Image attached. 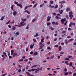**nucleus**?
Returning a JSON list of instances; mask_svg holds the SVG:
<instances>
[{"mask_svg":"<svg viewBox=\"0 0 76 76\" xmlns=\"http://www.w3.org/2000/svg\"><path fill=\"white\" fill-rule=\"evenodd\" d=\"M11 56H12V55L13 54V50H11Z\"/></svg>","mask_w":76,"mask_h":76,"instance_id":"19","label":"nucleus"},{"mask_svg":"<svg viewBox=\"0 0 76 76\" xmlns=\"http://www.w3.org/2000/svg\"><path fill=\"white\" fill-rule=\"evenodd\" d=\"M64 53V52H61L60 53V54H63Z\"/></svg>","mask_w":76,"mask_h":76,"instance_id":"58","label":"nucleus"},{"mask_svg":"<svg viewBox=\"0 0 76 76\" xmlns=\"http://www.w3.org/2000/svg\"><path fill=\"white\" fill-rule=\"evenodd\" d=\"M7 75V73H6L5 74H3L2 75H1V76H6V75Z\"/></svg>","mask_w":76,"mask_h":76,"instance_id":"54","label":"nucleus"},{"mask_svg":"<svg viewBox=\"0 0 76 76\" xmlns=\"http://www.w3.org/2000/svg\"><path fill=\"white\" fill-rule=\"evenodd\" d=\"M15 56L16 57H17L18 56V55H17V53L16 52L13 53V55L12 56V57H14Z\"/></svg>","mask_w":76,"mask_h":76,"instance_id":"4","label":"nucleus"},{"mask_svg":"<svg viewBox=\"0 0 76 76\" xmlns=\"http://www.w3.org/2000/svg\"><path fill=\"white\" fill-rule=\"evenodd\" d=\"M32 5H30L29 6H26L24 8V10H26V9H27L28 7H32Z\"/></svg>","mask_w":76,"mask_h":76,"instance_id":"2","label":"nucleus"},{"mask_svg":"<svg viewBox=\"0 0 76 76\" xmlns=\"http://www.w3.org/2000/svg\"><path fill=\"white\" fill-rule=\"evenodd\" d=\"M25 12H26V13H28V14H30V12H29L27 10H26L25 11Z\"/></svg>","mask_w":76,"mask_h":76,"instance_id":"14","label":"nucleus"},{"mask_svg":"<svg viewBox=\"0 0 76 76\" xmlns=\"http://www.w3.org/2000/svg\"><path fill=\"white\" fill-rule=\"evenodd\" d=\"M44 3H43L42 4L40 5V7H42V6H43V5H44Z\"/></svg>","mask_w":76,"mask_h":76,"instance_id":"31","label":"nucleus"},{"mask_svg":"<svg viewBox=\"0 0 76 76\" xmlns=\"http://www.w3.org/2000/svg\"><path fill=\"white\" fill-rule=\"evenodd\" d=\"M14 3H15L16 4H18V2L15 1L14 2Z\"/></svg>","mask_w":76,"mask_h":76,"instance_id":"37","label":"nucleus"},{"mask_svg":"<svg viewBox=\"0 0 76 76\" xmlns=\"http://www.w3.org/2000/svg\"><path fill=\"white\" fill-rule=\"evenodd\" d=\"M66 17L67 18V19H69V16H68V15H66Z\"/></svg>","mask_w":76,"mask_h":76,"instance_id":"17","label":"nucleus"},{"mask_svg":"<svg viewBox=\"0 0 76 76\" xmlns=\"http://www.w3.org/2000/svg\"><path fill=\"white\" fill-rule=\"evenodd\" d=\"M24 22H25V21H23V22H20V24L21 25H22L23 24V23H24Z\"/></svg>","mask_w":76,"mask_h":76,"instance_id":"41","label":"nucleus"},{"mask_svg":"<svg viewBox=\"0 0 76 76\" xmlns=\"http://www.w3.org/2000/svg\"><path fill=\"white\" fill-rule=\"evenodd\" d=\"M56 19H58L59 17L58 16H56L55 17Z\"/></svg>","mask_w":76,"mask_h":76,"instance_id":"26","label":"nucleus"},{"mask_svg":"<svg viewBox=\"0 0 76 76\" xmlns=\"http://www.w3.org/2000/svg\"><path fill=\"white\" fill-rule=\"evenodd\" d=\"M47 48L48 49V50H51V48H50V47H48Z\"/></svg>","mask_w":76,"mask_h":76,"instance_id":"51","label":"nucleus"},{"mask_svg":"<svg viewBox=\"0 0 76 76\" xmlns=\"http://www.w3.org/2000/svg\"><path fill=\"white\" fill-rule=\"evenodd\" d=\"M66 12H68V11H70V9L69 8H67L66 9Z\"/></svg>","mask_w":76,"mask_h":76,"instance_id":"12","label":"nucleus"},{"mask_svg":"<svg viewBox=\"0 0 76 76\" xmlns=\"http://www.w3.org/2000/svg\"><path fill=\"white\" fill-rule=\"evenodd\" d=\"M11 9L12 10H13V5H12V6H11Z\"/></svg>","mask_w":76,"mask_h":76,"instance_id":"42","label":"nucleus"},{"mask_svg":"<svg viewBox=\"0 0 76 76\" xmlns=\"http://www.w3.org/2000/svg\"><path fill=\"white\" fill-rule=\"evenodd\" d=\"M68 72H66L65 73L64 75L66 76H67V75H68Z\"/></svg>","mask_w":76,"mask_h":76,"instance_id":"36","label":"nucleus"},{"mask_svg":"<svg viewBox=\"0 0 76 76\" xmlns=\"http://www.w3.org/2000/svg\"><path fill=\"white\" fill-rule=\"evenodd\" d=\"M73 76H76V73H74L73 75Z\"/></svg>","mask_w":76,"mask_h":76,"instance_id":"52","label":"nucleus"},{"mask_svg":"<svg viewBox=\"0 0 76 76\" xmlns=\"http://www.w3.org/2000/svg\"><path fill=\"white\" fill-rule=\"evenodd\" d=\"M36 37H38V36H39V35H38V33H36Z\"/></svg>","mask_w":76,"mask_h":76,"instance_id":"59","label":"nucleus"},{"mask_svg":"<svg viewBox=\"0 0 76 76\" xmlns=\"http://www.w3.org/2000/svg\"><path fill=\"white\" fill-rule=\"evenodd\" d=\"M51 24V23H47V26H48V25H50Z\"/></svg>","mask_w":76,"mask_h":76,"instance_id":"32","label":"nucleus"},{"mask_svg":"<svg viewBox=\"0 0 76 76\" xmlns=\"http://www.w3.org/2000/svg\"><path fill=\"white\" fill-rule=\"evenodd\" d=\"M38 54V53L37 52H35L34 53V56H37Z\"/></svg>","mask_w":76,"mask_h":76,"instance_id":"21","label":"nucleus"},{"mask_svg":"<svg viewBox=\"0 0 76 76\" xmlns=\"http://www.w3.org/2000/svg\"><path fill=\"white\" fill-rule=\"evenodd\" d=\"M17 6H19L20 7H21V8H22V5L20 4H17Z\"/></svg>","mask_w":76,"mask_h":76,"instance_id":"6","label":"nucleus"},{"mask_svg":"<svg viewBox=\"0 0 76 76\" xmlns=\"http://www.w3.org/2000/svg\"><path fill=\"white\" fill-rule=\"evenodd\" d=\"M62 1V3H63H63H66V2H65V1Z\"/></svg>","mask_w":76,"mask_h":76,"instance_id":"53","label":"nucleus"},{"mask_svg":"<svg viewBox=\"0 0 76 76\" xmlns=\"http://www.w3.org/2000/svg\"><path fill=\"white\" fill-rule=\"evenodd\" d=\"M49 29H51V31H53L54 30V28H53V27L51 26L50 27Z\"/></svg>","mask_w":76,"mask_h":76,"instance_id":"10","label":"nucleus"},{"mask_svg":"<svg viewBox=\"0 0 76 76\" xmlns=\"http://www.w3.org/2000/svg\"><path fill=\"white\" fill-rule=\"evenodd\" d=\"M18 67H20V68H21V67H22V66H20V65H19Z\"/></svg>","mask_w":76,"mask_h":76,"instance_id":"61","label":"nucleus"},{"mask_svg":"<svg viewBox=\"0 0 76 76\" xmlns=\"http://www.w3.org/2000/svg\"><path fill=\"white\" fill-rule=\"evenodd\" d=\"M71 23V24L72 25H74V26H75V23H72V22Z\"/></svg>","mask_w":76,"mask_h":76,"instance_id":"20","label":"nucleus"},{"mask_svg":"<svg viewBox=\"0 0 76 76\" xmlns=\"http://www.w3.org/2000/svg\"><path fill=\"white\" fill-rule=\"evenodd\" d=\"M69 66H72V62H70Z\"/></svg>","mask_w":76,"mask_h":76,"instance_id":"24","label":"nucleus"},{"mask_svg":"<svg viewBox=\"0 0 76 76\" xmlns=\"http://www.w3.org/2000/svg\"><path fill=\"white\" fill-rule=\"evenodd\" d=\"M29 48L28 47H27L26 49V51H28V49Z\"/></svg>","mask_w":76,"mask_h":76,"instance_id":"45","label":"nucleus"},{"mask_svg":"<svg viewBox=\"0 0 76 76\" xmlns=\"http://www.w3.org/2000/svg\"><path fill=\"white\" fill-rule=\"evenodd\" d=\"M54 55H53L52 56H51L50 58H51V59H53V58H54Z\"/></svg>","mask_w":76,"mask_h":76,"instance_id":"39","label":"nucleus"},{"mask_svg":"<svg viewBox=\"0 0 76 76\" xmlns=\"http://www.w3.org/2000/svg\"><path fill=\"white\" fill-rule=\"evenodd\" d=\"M37 3H36L35 5H34L33 6V8H34L36 6H37Z\"/></svg>","mask_w":76,"mask_h":76,"instance_id":"27","label":"nucleus"},{"mask_svg":"<svg viewBox=\"0 0 76 76\" xmlns=\"http://www.w3.org/2000/svg\"><path fill=\"white\" fill-rule=\"evenodd\" d=\"M36 20V18L34 19L32 21V22H34Z\"/></svg>","mask_w":76,"mask_h":76,"instance_id":"28","label":"nucleus"},{"mask_svg":"<svg viewBox=\"0 0 76 76\" xmlns=\"http://www.w3.org/2000/svg\"><path fill=\"white\" fill-rule=\"evenodd\" d=\"M23 61V59H20L18 61Z\"/></svg>","mask_w":76,"mask_h":76,"instance_id":"30","label":"nucleus"},{"mask_svg":"<svg viewBox=\"0 0 76 76\" xmlns=\"http://www.w3.org/2000/svg\"><path fill=\"white\" fill-rule=\"evenodd\" d=\"M28 72H34V69H32L31 70H28Z\"/></svg>","mask_w":76,"mask_h":76,"instance_id":"7","label":"nucleus"},{"mask_svg":"<svg viewBox=\"0 0 76 76\" xmlns=\"http://www.w3.org/2000/svg\"><path fill=\"white\" fill-rule=\"evenodd\" d=\"M8 26L9 28H11V26H10V25H8Z\"/></svg>","mask_w":76,"mask_h":76,"instance_id":"63","label":"nucleus"},{"mask_svg":"<svg viewBox=\"0 0 76 76\" xmlns=\"http://www.w3.org/2000/svg\"><path fill=\"white\" fill-rule=\"evenodd\" d=\"M3 34H7V31H4L3 32Z\"/></svg>","mask_w":76,"mask_h":76,"instance_id":"40","label":"nucleus"},{"mask_svg":"<svg viewBox=\"0 0 76 76\" xmlns=\"http://www.w3.org/2000/svg\"><path fill=\"white\" fill-rule=\"evenodd\" d=\"M66 31H63L62 32V34H65V33H66Z\"/></svg>","mask_w":76,"mask_h":76,"instance_id":"33","label":"nucleus"},{"mask_svg":"<svg viewBox=\"0 0 76 76\" xmlns=\"http://www.w3.org/2000/svg\"><path fill=\"white\" fill-rule=\"evenodd\" d=\"M72 25L71 24V23H70V24L69 25V27H71Z\"/></svg>","mask_w":76,"mask_h":76,"instance_id":"47","label":"nucleus"},{"mask_svg":"<svg viewBox=\"0 0 76 76\" xmlns=\"http://www.w3.org/2000/svg\"><path fill=\"white\" fill-rule=\"evenodd\" d=\"M52 25H54V24H55V23H56V22L53 21L52 22Z\"/></svg>","mask_w":76,"mask_h":76,"instance_id":"34","label":"nucleus"},{"mask_svg":"<svg viewBox=\"0 0 76 76\" xmlns=\"http://www.w3.org/2000/svg\"><path fill=\"white\" fill-rule=\"evenodd\" d=\"M10 23H12V24H13V23L14 24V23H15V20H13V22H10Z\"/></svg>","mask_w":76,"mask_h":76,"instance_id":"35","label":"nucleus"},{"mask_svg":"<svg viewBox=\"0 0 76 76\" xmlns=\"http://www.w3.org/2000/svg\"><path fill=\"white\" fill-rule=\"evenodd\" d=\"M26 73L28 75V76H30L31 75V74L29 73V72H26Z\"/></svg>","mask_w":76,"mask_h":76,"instance_id":"18","label":"nucleus"},{"mask_svg":"<svg viewBox=\"0 0 76 76\" xmlns=\"http://www.w3.org/2000/svg\"><path fill=\"white\" fill-rule=\"evenodd\" d=\"M58 51H60L61 50V46H59L58 47Z\"/></svg>","mask_w":76,"mask_h":76,"instance_id":"8","label":"nucleus"},{"mask_svg":"<svg viewBox=\"0 0 76 76\" xmlns=\"http://www.w3.org/2000/svg\"><path fill=\"white\" fill-rule=\"evenodd\" d=\"M15 34H16L17 35H19V32H16Z\"/></svg>","mask_w":76,"mask_h":76,"instance_id":"50","label":"nucleus"},{"mask_svg":"<svg viewBox=\"0 0 76 76\" xmlns=\"http://www.w3.org/2000/svg\"><path fill=\"white\" fill-rule=\"evenodd\" d=\"M50 19H51V17H50L49 16H48L47 17V22H48V21H50Z\"/></svg>","mask_w":76,"mask_h":76,"instance_id":"3","label":"nucleus"},{"mask_svg":"<svg viewBox=\"0 0 76 76\" xmlns=\"http://www.w3.org/2000/svg\"><path fill=\"white\" fill-rule=\"evenodd\" d=\"M29 25L28 24L27 25V26L26 27V29H28L29 28Z\"/></svg>","mask_w":76,"mask_h":76,"instance_id":"48","label":"nucleus"},{"mask_svg":"<svg viewBox=\"0 0 76 76\" xmlns=\"http://www.w3.org/2000/svg\"><path fill=\"white\" fill-rule=\"evenodd\" d=\"M60 6H61V8H63V4H61Z\"/></svg>","mask_w":76,"mask_h":76,"instance_id":"55","label":"nucleus"},{"mask_svg":"<svg viewBox=\"0 0 76 76\" xmlns=\"http://www.w3.org/2000/svg\"><path fill=\"white\" fill-rule=\"evenodd\" d=\"M61 22H64V19H63L61 20Z\"/></svg>","mask_w":76,"mask_h":76,"instance_id":"56","label":"nucleus"},{"mask_svg":"<svg viewBox=\"0 0 76 76\" xmlns=\"http://www.w3.org/2000/svg\"><path fill=\"white\" fill-rule=\"evenodd\" d=\"M58 7V5L57 4H56V6H55V9H57V7Z\"/></svg>","mask_w":76,"mask_h":76,"instance_id":"22","label":"nucleus"},{"mask_svg":"<svg viewBox=\"0 0 76 76\" xmlns=\"http://www.w3.org/2000/svg\"><path fill=\"white\" fill-rule=\"evenodd\" d=\"M55 24L56 25H58V22H56L55 23Z\"/></svg>","mask_w":76,"mask_h":76,"instance_id":"46","label":"nucleus"},{"mask_svg":"<svg viewBox=\"0 0 76 76\" xmlns=\"http://www.w3.org/2000/svg\"><path fill=\"white\" fill-rule=\"evenodd\" d=\"M67 69H66V68H65L64 69V71L65 72H67Z\"/></svg>","mask_w":76,"mask_h":76,"instance_id":"49","label":"nucleus"},{"mask_svg":"<svg viewBox=\"0 0 76 76\" xmlns=\"http://www.w3.org/2000/svg\"><path fill=\"white\" fill-rule=\"evenodd\" d=\"M26 25V23H24L22 24V26H24V25Z\"/></svg>","mask_w":76,"mask_h":76,"instance_id":"62","label":"nucleus"},{"mask_svg":"<svg viewBox=\"0 0 76 76\" xmlns=\"http://www.w3.org/2000/svg\"><path fill=\"white\" fill-rule=\"evenodd\" d=\"M69 75H72V72H69Z\"/></svg>","mask_w":76,"mask_h":76,"instance_id":"57","label":"nucleus"},{"mask_svg":"<svg viewBox=\"0 0 76 76\" xmlns=\"http://www.w3.org/2000/svg\"><path fill=\"white\" fill-rule=\"evenodd\" d=\"M65 60H68V61H70V59L69 58H65Z\"/></svg>","mask_w":76,"mask_h":76,"instance_id":"25","label":"nucleus"},{"mask_svg":"<svg viewBox=\"0 0 76 76\" xmlns=\"http://www.w3.org/2000/svg\"><path fill=\"white\" fill-rule=\"evenodd\" d=\"M34 46V45H31L30 46V48L31 49H32L33 48Z\"/></svg>","mask_w":76,"mask_h":76,"instance_id":"15","label":"nucleus"},{"mask_svg":"<svg viewBox=\"0 0 76 76\" xmlns=\"http://www.w3.org/2000/svg\"><path fill=\"white\" fill-rule=\"evenodd\" d=\"M50 4H54V2L53 1H50Z\"/></svg>","mask_w":76,"mask_h":76,"instance_id":"11","label":"nucleus"},{"mask_svg":"<svg viewBox=\"0 0 76 76\" xmlns=\"http://www.w3.org/2000/svg\"><path fill=\"white\" fill-rule=\"evenodd\" d=\"M69 17H70V19H73V12L72 11H70L69 12Z\"/></svg>","mask_w":76,"mask_h":76,"instance_id":"1","label":"nucleus"},{"mask_svg":"<svg viewBox=\"0 0 76 76\" xmlns=\"http://www.w3.org/2000/svg\"><path fill=\"white\" fill-rule=\"evenodd\" d=\"M29 17H30V15H28L27 16V18H29Z\"/></svg>","mask_w":76,"mask_h":76,"instance_id":"43","label":"nucleus"},{"mask_svg":"<svg viewBox=\"0 0 76 76\" xmlns=\"http://www.w3.org/2000/svg\"><path fill=\"white\" fill-rule=\"evenodd\" d=\"M12 29L13 31H15V29H16V27H15V26H12Z\"/></svg>","mask_w":76,"mask_h":76,"instance_id":"9","label":"nucleus"},{"mask_svg":"<svg viewBox=\"0 0 76 76\" xmlns=\"http://www.w3.org/2000/svg\"><path fill=\"white\" fill-rule=\"evenodd\" d=\"M18 72H21V69H19V70H18Z\"/></svg>","mask_w":76,"mask_h":76,"instance_id":"60","label":"nucleus"},{"mask_svg":"<svg viewBox=\"0 0 76 76\" xmlns=\"http://www.w3.org/2000/svg\"><path fill=\"white\" fill-rule=\"evenodd\" d=\"M13 15L14 16H16L17 15V12L16 11H14L13 12Z\"/></svg>","mask_w":76,"mask_h":76,"instance_id":"5","label":"nucleus"},{"mask_svg":"<svg viewBox=\"0 0 76 76\" xmlns=\"http://www.w3.org/2000/svg\"><path fill=\"white\" fill-rule=\"evenodd\" d=\"M44 38H43L41 40V42H44Z\"/></svg>","mask_w":76,"mask_h":76,"instance_id":"13","label":"nucleus"},{"mask_svg":"<svg viewBox=\"0 0 76 76\" xmlns=\"http://www.w3.org/2000/svg\"><path fill=\"white\" fill-rule=\"evenodd\" d=\"M63 10H61V12H59V13L60 14H62V13H63Z\"/></svg>","mask_w":76,"mask_h":76,"instance_id":"16","label":"nucleus"},{"mask_svg":"<svg viewBox=\"0 0 76 76\" xmlns=\"http://www.w3.org/2000/svg\"><path fill=\"white\" fill-rule=\"evenodd\" d=\"M4 17H5V16H2L1 19L0 20H3L4 19Z\"/></svg>","mask_w":76,"mask_h":76,"instance_id":"23","label":"nucleus"},{"mask_svg":"<svg viewBox=\"0 0 76 76\" xmlns=\"http://www.w3.org/2000/svg\"><path fill=\"white\" fill-rule=\"evenodd\" d=\"M54 47H58V45H55Z\"/></svg>","mask_w":76,"mask_h":76,"instance_id":"38","label":"nucleus"},{"mask_svg":"<svg viewBox=\"0 0 76 76\" xmlns=\"http://www.w3.org/2000/svg\"><path fill=\"white\" fill-rule=\"evenodd\" d=\"M33 41L35 42H37V40L34 39H33Z\"/></svg>","mask_w":76,"mask_h":76,"instance_id":"44","label":"nucleus"},{"mask_svg":"<svg viewBox=\"0 0 76 76\" xmlns=\"http://www.w3.org/2000/svg\"><path fill=\"white\" fill-rule=\"evenodd\" d=\"M28 67H29V66H26V69H28Z\"/></svg>","mask_w":76,"mask_h":76,"instance_id":"64","label":"nucleus"},{"mask_svg":"<svg viewBox=\"0 0 76 76\" xmlns=\"http://www.w3.org/2000/svg\"><path fill=\"white\" fill-rule=\"evenodd\" d=\"M35 70H36V71H37V72H39V70H38L37 69H34V71H35Z\"/></svg>","mask_w":76,"mask_h":76,"instance_id":"29","label":"nucleus"}]
</instances>
